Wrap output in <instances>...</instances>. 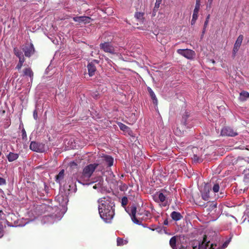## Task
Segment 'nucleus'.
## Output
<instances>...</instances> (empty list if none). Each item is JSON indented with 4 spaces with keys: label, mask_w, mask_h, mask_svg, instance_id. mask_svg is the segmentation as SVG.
I'll use <instances>...</instances> for the list:
<instances>
[{
    "label": "nucleus",
    "mask_w": 249,
    "mask_h": 249,
    "mask_svg": "<svg viewBox=\"0 0 249 249\" xmlns=\"http://www.w3.org/2000/svg\"><path fill=\"white\" fill-rule=\"evenodd\" d=\"M98 211L101 218L106 223H110L115 214L114 200L108 196L98 200Z\"/></svg>",
    "instance_id": "1"
},
{
    "label": "nucleus",
    "mask_w": 249,
    "mask_h": 249,
    "mask_svg": "<svg viewBox=\"0 0 249 249\" xmlns=\"http://www.w3.org/2000/svg\"><path fill=\"white\" fill-rule=\"evenodd\" d=\"M230 241H227L223 244L222 247L219 245L217 246L211 241L207 235H204L202 239L199 241H194L192 246L193 249H224L229 244Z\"/></svg>",
    "instance_id": "2"
},
{
    "label": "nucleus",
    "mask_w": 249,
    "mask_h": 249,
    "mask_svg": "<svg viewBox=\"0 0 249 249\" xmlns=\"http://www.w3.org/2000/svg\"><path fill=\"white\" fill-rule=\"evenodd\" d=\"M126 212L131 216L132 220L136 224H140L141 222L138 219H149L150 217V213L147 211H144L143 212L138 213V218L136 217L137 208L135 206L132 205L130 207H128L126 209Z\"/></svg>",
    "instance_id": "3"
},
{
    "label": "nucleus",
    "mask_w": 249,
    "mask_h": 249,
    "mask_svg": "<svg viewBox=\"0 0 249 249\" xmlns=\"http://www.w3.org/2000/svg\"><path fill=\"white\" fill-rule=\"evenodd\" d=\"M170 245L173 249H188V242L184 236H173L170 240Z\"/></svg>",
    "instance_id": "4"
},
{
    "label": "nucleus",
    "mask_w": 249,
    "mask_h": 249,
    "mask_svg": "<svg viewBox=\"0 0 249 249\" xmlns=\"http://www.w3.org/2000/svg\"><path fill=\"white\" fill-rule=\"evenodd\" d=\"M100 49L105 53L112 55H118L117 47L113 46L111 42H105L100 44Z\"/></svg>",
    "instance_id": "5"
},
{
    "label": "nucleus",
    "mask_w": 249,
    "mask_h": 249,
    "mask_svg": "<svg viewBox=\"0 0 249 249\" xmlns=\"http://www.w3.org/2000/svg\"><path fill=\"white\" fill-rule=\"evenodd\" d=\"M98 166V164L93 163L89 164L85 166L83 170L81 177V178L84 180H88L91 177Z\"/></svg>",
    "instance_id": "6"
},
{
    "label": "nucleus",
    "mask_w": 249,
    "mask_h": 249,
    "mask_svg": "<svg viewBox=\"0 0 249 249\" xmlns=\"http://www.w3.org/2000/svg\"><path fill=\"white\" fill-rule=\"evenodd\" d=\"M207 211L208 214L212 218V220H215L219 216V212L217 211V204L214 202L209 203L207 205Z\"/></svg>",
    "instance_id": "7"
},
{
    "label": "nucleus",
    "mask_w": 249,
    "mask_h": 249,
    "mask_svg": "<svg viewBox=\"0 0 249 249\" xmlns=\"http://www.w3.org/2000/svg\"><path fill=\"white\" fill-rule=\"evenodd\" d=\"M30 149L35 152L43 153L45 151V144L42 142L32 141L30 144Z\"/></svg>",
    "instance_id": "8"
},
{
    "label": "nucleus",
    "mask_w": 249,
    "mask_h": 249,
    "mask_svg": "<svg viewBox=\"0 0 249 249\" xmlns=\"http://www.w3.org/2000/svg\"><path fill=\"white\" fill-rule=\"evenodd\" d=\"M177 53L186 58L192 60L196 55L195 52L190 49H178Z\"/></svg>",
    "instance_id": "9"
},
{
    "label": "nucleus",
    "mask_w": 249,
    "mask_h": 249,
    "mask_svg": "<svg viewBox=\"0 0 249 249\" xmlns=\"http://www.w3.org/2000/svg\"><path fill=\"white\" fill-rule=\"evenodd\" d=\"M22 51L24 55L28 57H30L35 52L34 45L32 43L26 44L22 48Z\"/></svg>",
    "instance_id": "10"
},
{
    "label": "nucleus",
    "mask_w": 249,
    "mask_h": 249,
    "mask_svg": "<svg viewBox=\"0 0 249 249\" xmlns=\"http://www.w3.org/2000/svg\"><path fill=\"white\" fill-rule=\"evenodd\" d=\"M190 113L188 112H185L182 116L181 123L186 127L191 128L194 125L193 120L189 119Z\"/></svg>",
    "instance_id": "11"
},
{
    "label": "nucleus",
    "mask_w": 249,
    "mask_h": 249,
    "mask_svg": "<svg viewBox=\"0 0 249 249\" xmlns=\"http://www.w3.org/2000/svg\"><path fill=\"white\" fill-rule=\"evenodd\" d=\"M168 195V192L165 190H162L160 192L158 195L160 201L161 202L160 204L162 206H166L168 204L167 196Z\"/></svg>",
    "instance_id": "12"
},
{
    "label": "nucleus",
    "mask_w": 249,
    "mask_h": 249,
    "mask_svg": "<svg viewBox=\"0 0 249 249\" xmlns=\"http://www.w3.org/2000/svg\"><path fill=\"white\" fill-rule=\"evenodd\" d=\"M222 136L234 137L237 135V133L232 128L228 126L223 128L221 131Z\"/></svg>",
    "instance_id": "13"
},
{
    "label": "nucleus",
    "mask_w": 249,
    "mask_h": 249,
    "mask_svg": "<svg viewBox=\"0 0 249 249\" xmlns=\"http://www.w3.org/2000/svg\"><path fill=\"white\" fill-rule=\"evenodd\" d=\"M244 36L243 35H240L238 37L237 40L235 41V43L234 45L233 49V53L235 54L239 50L240 47L242 44V41L243 40Z\"/></svg>",
    "instance_id": "14"
},
{
    "label": "nucleus",
    "mask_w": 249,
    "mask_h": 249,
    "mask_svg": "<svg viewBox=\"0 0 249 249\" xmlns=\"http://www.w3.org/2000/svg\"><path fill=\"white\" fill-rule=\"evenodd\" d=\"M72 19L75 22H77L79 23H84L85 24L89 23L91 20V18L90 17L87 16L75 17H73Z\"/></svg>",
    "instance_id": "15"
},
{
    "label": "nucleus",
    "mask_w": 249,
    "mask_h": 249,
    "mask_svg": "<svg viewBox=\"0 0 249 249\" xmlns=\"http://www.w3.org/2000/svg\"><path fill=\"white\" fill-rule=\"evenodd\" d=\"M210 188L207 185H205L203 191L201 192V196L203 200H208L210 197Z\"/></svg>",
    "instance_id": "16"
},
{
    "label": "nucleus",
    "mask_w": 249,
    "mask_h": 249,
    "mask_svg": "<svg viewBox=\"0 0 249 249\" xmlns=\"http://www.w3.org/2000/svg\"><path fill=\"white\" fill-rule=\"evenodd\" d=\"M6 157L8 159V160L9 162H12L18 159L19 157L18 154L15 153L10 152L7 156Z\"/></svg>",
    "instance_id": "17"
},
{
    "label": "nucleus",
    "mask_w": 249,
    "mask_h": 249,
    "mask_svg": "<svg viewBox=\"0 0 249 249\" xmlns=\"http://www.w3.org/2000/svg\"><path fill=\"white\" fill-rule=\"evenodd\" d=\"M87 68L88 69L89 74L90 76H92L94 75L95 72L96 70V67L94 63H89Z\"/></svg>",
    "instance_id": "18"
},
{
    "label": "nucleus",
    "mask_w": 249,
    "mask_h": 249,
    "mask_svg": "<svg viewBox=\"0 0 249 249\" xmlns=\"http://www.w3.org/2000/svg\"><path fill=\"white\" fill-rule=\"evenodd\" d=\"M14 51L15 55L19 58V62H24L25 60L22 52L16 48L14 49Z\"/></svg>",
    "instance_id": "19"
},
{
    "label": "nucleus",
    "mask_w": 249,
    "mask_h": 249,
    "mask_svg": "<svg viewBox=\"0 0 249 249\" xmlns=\"http://www.w3.org/2000/svg\"><path fill=\"white\" fill-rule=\"evenodd\" d=\"M23 72V75L30 77L31 78V81L32 82L34 76V72L32 69L30 68H25L24 69Z\"/></svg>",
    "instance_id": "20"
},
{
    "label": "nucleus",
    "mask_w": 249,
    "mask_h": 249,
    "mask_svg": "<svg viewBox=\"0 0 249 249\" xmlns=\"http://www.w3.org/2000/svg\"><path fill=\"white\" fill-rule=\"evenodd\" d=\"M64 170H61L58 174L55 177V181L56 182L60 183V181L63 179L64 177Z\"/></svg>",
    "instance_id": "21"
},
{
    "label": "nucleus",
    "mask_w": 249,
    "mask_h": 249,
    "mask_svg": "<svg viewBox=\"0 0 249 249\" xmlns=\"http://www.w3.org/2000/svg\"><path fill=\"white\" fill-rule=\"evenodd\" d=\"M249 97V93L247 91H243L240 93L239 99L241 101H246Z\"/></svg>",
    "instance_id": "22"
},
{
    "label": "nucleus",
    "mask_w": 249,
    "mask_h": 249,
    "mask_svg": "<svg viewBox=\"0 0 249 249\" xmlns=\"http://www.w3.org/2000/svg\"><path fill=\"white\" fill-rule=\"evenodd\" d=\"M171 216L175 221H178L182 218V216L179 213L175 211L171 213Z\"/></svg>",
    "instance_id": "23"
},
{
    "label": "nucleus",
    "mask_w": 249,
    "mask_h": 249,
    "mask_svg": "<svg viewBox=\"0 0 249 249\" xmlns=\"http://www.w3.org/2000/svg\"><path fill=\"white\" fill-rule=\"evenodd\" d=\"M105 160L108 166H111L113 164V159L109 156H106L104 157Z\"/></svg>",
    "instance_id": "24"
},
{
    "label": "nucleus",
    "mask_w": 249,
    "mask_h": 249,
    "mask_svg": "<svg viewBox=\"0 0 249 249\" xmlns=\"http://www.w3.org/2000/svg\"><path fill=\"white\" fill-rule=\"evenodd\" d=\"M143 16L144 13L142 12H136L135 14V17L140 22H143L144 20Z\"/></svg>",
    "instance_id": "25"
},
{
    "label": "nucleus",
    "mask_w": 249,
    "mask_h": 249,
    "mask_svg": "<svg viewBox=\"0 0 249 249\" xmlns=\"http://www.w3.org/2000/svg\"><path fill=\"white\" fill-rule=\"evenodd\" d=\"M128 241L127 240H124L120 237H118L117 238V245L118 246H124L126 245Z\"/></svg>",
    "instance_id": "26"
},
{
    "label": "nucleus",
    "mask_w": 249,
    "mask_h": 249,
    "mask_svg": "<svg viewBox=\"0 0 249 249\" xmlns=\"http://www.w3.org/2000/svg\"><path fill=\"white\" fill-rule=\"evenodd\" d=\"M147 90L150 94V96H151L152 99L153 100V104H155L156 103V96L155 95V93L154 91L152 90V89L150 88H147Z\"/></svg>",
    "instance_id": "27"
},
{
    "label": "nucleus",
    "mask_w": 249,
    "mask_h": 249,
    "mask_svg": "<svg viewBox=\"0 0 249 249\" xmlns=\"http://www.w3.org/2000/svg\"><path fill=\"white\" fill-rule=\"evenodd\" d=\"M200 4H196L195 5V7L194 10L193 16H195V17L196 16L198 18V12H199V10L200 9Z\"/></svg>",
    "instance_id": "28"
},
{
    "label": "nucleus",
    "mask_w": 249,
    "mask_h": 249,
    "mask_svg": "<svg viewBox=\"0 0 249 249\" xmlns=\"http://www.w3.org/2000/svg\"><path fill=\"white\" fill-rule=\"evenodd\" d=\"M121 130L124 131H127V130L129 129V127L128 126H127L126 125H125V124H122V123H121L119 125Z\"/></svg>",
    "instance_id": "29"
},
{
    "label": "nucleus",
    "mask_w": 249,
    "mask_h": 249,
    "mask_svg": "<svg viewBox=\"0 0 249 249\" xmlns=\"http://www.w3.org/2000/svg\"><path fill=\"white\" fill-rule=\"evenodd\" d=\"M127 202H128L127 198L126 196H124L122 198V201H121L122 205L124 207L125 206H126L127 205Z\"/></svg>",
    "instance_id": "30"
},
{
    "label": "nucleus",
    "mask_w": 249,
    "mask_h": 249,
    "mask_svg": "<svg viewBox=\"0 0 249 249\" xmlns=\"http://www.w3.org/2000/svg\"><path fill=\"white\" fill-rule=\"evenodd\" d=\"M174 133L176 135L180 136L182 135L183 132L179 130L178 127L174 129Z\"/></svg>",
    "instance_id": "31"
},
{
    "label": "nucleus",
    "mask_w": 249,
    "mask_h": 249,
    "mask_svg": "<svg viewBox=\"0 0 249 249\" xmlns=\"http://www.w3.org/2000/svg\"><path fill=\"white\" fill-rule=\"evenodd\" d=\"M219 190V186L218 184H215L213 187V191L214 193H217Z\"/></svg>",
    "instance_id": "32"
},
{
    "label": "nucleus",
    "mask_w": 249,
    "mask_h": 249,
    "mask_svg": "<svg viewBox=\"0 0 249 249\" xmlns=\"http://www.w3.org/2000/svg\"><path fill=\"white\" fill-rule=\"evenodd\" d=\"M6 184V180L0 177V186L4 185Z\"/></svg>",
    "instance_id": "33"
},
{
    "label": "nucleus",
    "mask_w": 249,
    "mask_h": 249,
    "mask_svg": "<svg viewBox=\"0 0 249 249\" xmlns=\"http://www.w3.org/2000/svg\"><path fill=\"white\" fill-rule=\"evenodd\" d=\"M21 133H22V139L24 140V139H26L27 138L26 132L24 128L21 130Z\"/></svg>",
    "instance_id": "34"
},
{
    "label": "nucleus",
    "mask_w": 249,
    "mask_h": 249,
    "mask_svg": "<svg viewBox=\"0 0 249 249\" xmlns=\"http://www.w3.org/2000/svg\"><path fill=\"white\" fill-rule=\"evenodd\" d=\"M210 15H208L206 17V20H205V21L204 22V26L205 27V28H207V26L208 24L209 20L210 19Z\"/></svg>",
    "instance_id": "35"
},
{
    "label": "nucleus",
    "mask_w": 249,
    "mask_h": 249,
    "mask_svg": "<svg viewBox=\"0 0 249 249\" xmlns=\"http://www.w3.org/2000/svg\"><path fill=\"white\" fill-rule=\"evenodd\" d=\"M197 17H195V16H192V19L191 20V24L192 25H194L195 24L196 22V20H197Z\"/></svg>",
    "instance_id": "36"
},
{
    "label": "nucleus",
    "mask_w": 249,
    "mask_h": 249,
    "mask_svg": "<svg viewBox=\"0 0 249 249\" xmlns=\"http://www.w3.org/2000/svg\"><path fill=\"white\" fill-rule=\"evenodd\" d=\"M33 117L35 120H37L38 118L37 112L36 110H35L33 112Z\"/></svg>",
    "instance_id": "37"
},
{
    "label": "nucleus",
    "mask_w": 249,
    "mask_h": 249,
    "mask_svg": "<svg viewBox=\"0 0 249 249\" xmlns=\"http://www.w3.org/2000/svg\"><path fill=\"white\" fill-rule=\"evenodd\" d=\"M22 66V63H18L16 68L19 70L21 68Z\"/></svg>",
    "instance_id": "38"
},
{
    "label": "nucleus",
    "mask_w": 249,
    "mask_h": 249,
    "mask_svg": "<svg viewBox=\"0 0 249 249\" xmlns=\"http://www.w3.org/2000/svg\"><path fill=\"white\" fill-rule=\"evenodd\" d=\"M206 28H205L204 26L203 27V31L202 32L201 38L203 36H204V34L205 33Z\"/></svg>",
    "instance_id": "39"
},
{
    "label": "nucleus",
    "mask_w": 249,
    "mask_h": 249,
    "mask_svg": "<svg viewBox=\"0 0 249 249\" xmlns=\"http://www.w3.org/2000/svg\"><path fill=\"white\" fill-rule=\"evenodd\" d=\"M161 0H157V3H158V4H157V8H158L159 7V5L161 3Z\"/></svg>",
    "instance_id": "40"
},
{
    "label": "nucleus",
    "mask_w": 249,
    "mask_h": 249,
    "mask_svg": "<svg viewBox=\"0 0 249 249\" xmlns=\"http://www.w3.org/2000/svg\"><path fill=\"white\" fill-rule=\"evenodd\" d=\"M41 206L42 208V209H46L47 208H49L48 206L45 204L42 205Z\"/></svg>",
    "instance_id": "41"
},
{
    "label": "nucleus",
    "mask_w": 249,
    "mask_h": 249,
    "mask_svg": "<svg viewBox=\"0 0 249 249\" xmlns=\"http://www.w3.org/2000/svg\"><path fill=\"white\" fill-rule=\"evenodd\" d=\"M196 4H200V0H196Z\"/></svg>",
    "instance_id": "42"
},
{
    "label": "nucleus",
    "mask_w": 249,
    "mask_h": 249,
    "mask_svg": "<svg viewBox=\"0 0 249 249\" xmlns=\"http://www.w3.org/2000/svg\"><path fill=\"white\" fill-rule=\"evenodd\" d=\"M152 196L153 200L155 201H156V196L154 194V195H152Z\"/></svg>",
    "instance_id": "43"
},
{
    "label": "nucleus",
    "mask_w": 249,
    "mask_h": 249,
    "mask_svg": "<svg viewBox=\"0 0 249 249\" xmlns=\"http://www.w3.org/2000/svg\"><path fill=\"white\" fill-rule=\"evenodd\" d=\"M5 111L4 110H0V114L1 113L2 114H3L5 113Z\"/></svg>",
    "instance_id": "44"
},
{
    "label": "nucleus",
    "mask_w": 249,
    "mask_h": 249,
    "mask_svg": "<svg viewBox=\"0 0 249 249\" xmlns=\"http://www.w3.org/2000/svg\"><path fill=\"white\" fill-rule=\"evenodd\" d=\"M213 0H208V2L210 3V4H211L212 3Z\"/></svg>",
    "instance_id": "45"
},
{
    "label": "nucleus",
    "mask_w": 249,
    "mask_h": 249,
    "mask_svg": "<svg viewBox=\"0 0 249 249\" xmlns=\"http://www.w3.org/2000/svg\"><path fill=\"white\" fill-rule=\"evenodd\" d=\"M155 7H156V5H155V6L154 7V10H155ZM154 10H153V14H152L153 16H155V14H154Z\"/></svg>",
    "instance_id": "46"
},
{
    "label": "nucleus",
    "mask_w": 249,
    "mask_h": 249,
    "mask_svg": "<svg viewBox=\"0 0 249 249\" xmlns=\"http://www.w3.org/2000/svg\"><path fill=\"white\" fill-rule=\"evenodd\" d=\"M94 62H98V61L96 60H93Z\"/></svg>",
    "instance_id": "47"
},
{
    "label": "nucleus",
    "mask_w": 249,
    "mask_h": 249,
    "mask_svg": "<svg viewBox=\"0 0 249 249\" xmlns=\"http://www.w3.org/2000/svg\"><path fill=\"white\" fill-rule=\"evenodd\" d=\"M1 152L0 151V156H1Z\"/></svg>",
    "instance_id": "48"
},
{
    "label": "nucleus",
    "mask_w": 249,
    "mask_h": 249,
    "mask_svg": "<svg viewBox=\"0 0 249 249\" xmlns=\"http://www.w3.org/2000/svg\"><path fill=\"white\" fill-rule=\"evenodd\" d=\"M154 230H155L154 229H151L152 231H154Z\"/></svg>",
    "instance_id": "49"
},
{
    "label": "nucleus",
    "mask_w": 249,
    "mask_h": 249,
    "mask_svg": "<svg viewBox=\"0 0 249 249\" xmlns=\"http://www.w3.org/2000/svg\"><path fill=\"white\" fill-rule=\"evenodd\" d=\"M212 62H213V63H214V62H215V61H214V60H213V61H212Z\"/></svg>",
    "instance_id": "50"
}]
</instances>
